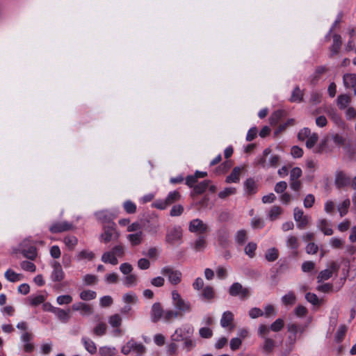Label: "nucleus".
<instances>
[{
    "mask_svg": "<svg viewBox=\"0 0 356 356\" xmlns=\"http://www.w3.org/2000/svg\"><path fill=\"white\" fill-rule=\"evenodd\" d=\"M270 153L271 149L270 147L266 148L262 154L255 159L254 164L263 168H276L279 165L280 156L277 154H272L268 157L267 161V158Z\"/></svg>",
    "mask_w": 356,
    "mask_h": 356,
    "instance_id": "1",
    "label": "nucleus"
},
{
    "mask_svg": "<svg viewBox=\"0 0 356 356\" xmlns=\"http://www.w3.org/2000/svg\"><path fill=\"white\" fill-rule=\"evenodd\" d=\"M172 300L174 307L180 313L181 317L185 313L191 312V303L184 300L177 290L172 291Z\"/></svg>",
    "mask_w": 356,
    "mask_h": 356,
    "instance_id": "2",
    "label": "nucleus"
},
{
    "mask_svg": "<svg viewBox=\"0 0 356 356\" xmlns=\"http://www.w3.org/2000/svg\"><path fill=\"white\" fill-rule=\"evenodd\" d=\"M183 230L180 226L168 229L165 237L166 243L170 245H179L182 243Z\"/></svg>",
    "mask_w": 356,
    "mask_h": 356,
    "instance_id": "3",
    "label": "nucleus"
},
{
    "mask_svg": "<svg viewBox=\"0 0 356 356\" xmlns=\"http://www.w3.org/2000/svg\"><path fill=\"white\" fill-rule=\"evenodd\" d=\"M180 199V193L178 191H173L168 193L165 199L154 201L152 207L158 209L164 210L170 205L178 202Z\"/></svg>",
    "mask_w": 356,
    "mask_h": 356,
    "instance_id": "4",
    "label": "nucleus"
},
{
    "mask_svg": "<svg viewBox=\"0 0 356 356\" xmlns=\"http://www.w3.org/2000/svg\"><path fill=\"white\" fill-rule=\"evenodd\" d=\"M229 294L233 297H238L241 300H245L249 298L251 293L249 288L243 286L239 282H234L229 288Z\"/></svg>",
    "mask_w": 356,
    "mask_h": 356,
    "instance_id": "5",
    "label": "nucleus"
},
{
    "mask_svg": "<svg viewBox=\"0 0 356 356\" xmlns=\"http://www.w3.org/2000/svg\"><path fill=\"white\" fill-rule=\"evenodd\" d=\"M161 273L168 278V282L172 285H177L181 282V272L175 269L173 267L169 266H165L161 268Z\"/></svg>",
    "mask_w": 356,
    "mask_h": 356,
    "instance_id": "6",
    "label": "nucleus"
},
{
    "mask_svg": "<svg viewBox=\"0 0 356 356\" xmlns=\"http://www.w3.org/2000/svg\"><path fill=\"white\" fill-rule=\"evenodd\" d=\"M143 225L145 230L152 235L157 234L161 228L159 217L155 215L149 216L146 218Z\"/></svg>",
    "mask_w": 356,
    "mask_h": 356,
    "instance_id": "7",
    "label": "nucleus"
},
{
    "mask_svg": "<svg viewBox=\"0 0 356 356\" xmlns=\"http://www.w3.org/2000/svg\"><path fill=\"white\" fill-rule=\"evenodd\" d=\"M188 230L192 233L203 234L209 231V227L202 220L196 218L190 222Z\"/></svg>",
    "mask_w": 356,
    "mask_h": 356,
    "instance_id": "8",
    "label": "nucleus"
},
{
    "mask_svg": "<svg viewBox=\"0 0 356 356\" xmlns=\"http://www.w3.org/2000/svg\"><path fill=\"white\" fill-rule=\"evenodd\" d=\"M293 218L297 222L298 228L300 229H305L309 223V216H304L302 209L298 207L293 209Z\"/></svg>",
    "mask_w": 356,
    "mask_h": 356,
    "instance_id": "9",
    "label": "nucleus"
},
{
    "mask_svg": "<svg viewBox=\"0 0 356 356\" xmlns=\"http://www.w3.org/2000/svg\"><path fill=\"white\" fill-rule=\"evenodd\" d=\"M72 228L73 225L67 221H56L51 223L49 229L51 233L57 234L71 230Z\"/></svg>",
    "mask_w": 356,
    "mask_h": 356,
    "instance_id": "10",
    "label": "nucleus"
},
{
    "mask_svg": "<svg viewBox=\"0 0 356 356\" xmlns=\"http://www.w3.org/2000/svg\"><path fill=\"white\" fill-rule=\"evenodd\" d=\"M339 266L334 261L330 264L329 268L321 270L317 276L318 282H322L330 279L334 272H337Z\"/></svg>",
    "mask_w": 356,
    "mask_h": 356,
    "instance_id": "11",
    "label": "nucleus"
},
{
    "mask_svg": "<svg viewBox=\"0 0 356 356\" xmlns=\"http://www.w3.org/2000/svg\"><path fill=\"white\" fill-rule=\"evenodd\" d=\"M334 184L338 188H341L350 184V178L343 171L335 172Z\"/></svg>",
    "mask_w": 356,
    "mask_h": 356,
    "instance_id": "12",
    "label": "nucleus"
},
{
    "mask_svg": "<svg viewBox=\"0 0 356 356\" xmlns=\"http://www.w3.org/2000/svg\"><path fill=\"white\" fill-rule=\"evenodd\" d=\"M117 236L115 223H111L109 225L104 226V232L101 235V238L105 243H108Z\"/></svg>",
    "mask_w": 356,
    "mask_h": 356,
    "instance_id": "13",
    "label": "nucleus"
},
{
    "mask_svg": "<svg viewBox=\"0 0 356 356\" xmlns=\"http://www.w3.org/2000/svg\"><path fill=\"white\" fill-rule=\"evenodd\" d=\"M53 271L51 274V279L53 282H60L64 279L65 273L59 262L54 261L51 262Z\"/></svg>",
    "mask_w": 356,
    "mask_h": 356,
    "instance_id": "14",
    "label": "nucleus"
},
{
    "mask_svg": "<svg viewBox=\"0 0 356 356\" xmlns=\"http://www.w3.org/2000/svg\"><path fill=\"white\" fill-rule=\"evenodd\" d=\"M164 310L161 303L155 302L152 305L150 312L151 320L154 323L158 322L163 316Z\"/></svg>",
    "mask_w": 356,
    "mask_h": 356,
    "instance_id": "15",
    "label": "nucleus"
},
{
    "mask_svg": "<svg viewBox=\"0 0 356 356\" xmlns=\"http://www.w3.org/2000/svg\"><path fill=\"white\" fill-rule=\"evenodd\" d=\"M49 311L55 314L58 319L63 323H67L70 318V311H65L58 307H54L49 305Z\"/></svg>",
    "mask_w": 356,
    "mask_h": 356,
    "instance_id": "16",
    "label": "nucleus"
},
{
    "mask_svg": "<svg viewBox=\"0 0 356 356\" xmlns=\"http://www.w3.org/2000/svg\"><path fill=\"white\" fill-rule=\"evenodd\" d=\"M244 188L248 195H254L257 191V184L254 179L248 178L244 183Z\"/></svg>",
    "mask_w": 356,
    "mask_h": 356,
    "instance_id": "17",
    "label": "nucleus"
},
{
    "mask_svg": "<svg viewBox=\"0 0 356 356\" xmlns=\"http://www.w3.org/2000/svg\"><path fill=\"white\" fill-rule=\"evenodd\" d=\"M317 227L326 236H330L333 234V230L330 227L328 221L325 219H319L317 221Z\"/></svg>",
    "mask_w": 356,
    "mask_h": 356,
    "instance_id": "18",
    "label": "nucleus"
},
{
    "mask_svg": "<svg viewBox=\"0 0 356 356\" xmlns=\"http://www.w3.org/2000/svg\"><path fill=\"white\" fill-rule=\"evenodd\" d=\"M95 216L97 219L100 221L103 224H107L108 225H111V223H114L112 222V215L107 211H100L95 213Z\"/></svg>",
    "mask_w": 356,
    "mask_h": 356,
    "instance_id": "19",
    "label": "nucleus"
},
{
    "mask_svg": "<svg viewBox=\"0 0 356 356\" xmlns=\"http://www.w3.org/2000/svg\"><path fill=\"white\" fill-rule=\"evenodd\" d=\"M351 102V97L346 94L339 95L337 99V104L339 109L344 110Z\"/></svg>",
    "mask_w": 356,
    "mask_h": 356,
    "instance_id": "20",
    "label": "nucleus"
},
{
    "mask_svg": "<svg viewBox=\"0 0 356 356\" xmlns=\"http://www.w3.org/2000/svg\"><path fill=\"white\" fill-rule=\"evenodd\" d=\"M81 342L84 346L85 349L91 355H94L97 353V346L95 342L90 339L83 337L81 338Z\"/></svg>",
    "mask_w": 356,
    "mask_h": 356,
    "instance_id": "21",
    "label": "nucleus"
},
{
    "mask_svg": "<svg viewBox=\"0 0 356 356\" xmlns=\"http://www.w3.org/2000/svg\"><path fill=\"white\" fill-rule=\"evenodd\" d=\"M341 45V38L340 35L334 34L333 35V43L330 47V57L334 56L339 52Z\"/></svg>",
    "mask_w": 356,
    "mask_h": 356,
    "instance_id": "22",
    "label": "nucleus"
},
{
    "mask_svg": "<svg viewBox=\"0 0 356 356\" xmlns=\"http://www.w3.org/2000/svg\"><path fill=\"white\" fill-rule=\"evenodd\" d=\"M72 308L74 311H80L83 315L90 314L92 312L91 306L82 302L74 303Z\"/></svg>",
    "mask_w": 356,
    "mask_h": 356,
    "instance_id": "23",
    "label": "nucleus"
},
{
    "mask_svg": "<svg viewBox=\"0 0 356 356\" xmlns=\"http://www.w3.org/2000/svg\"><path fill=\"white\" fill-rule=\"evenodd\" d=\"M131 352H134L138 356H142L146 352V347L142 343H138L134 339H130Z\"/></svg>",
    "mask_w": 356,
    "mask_h": 356,
    "instance_id": "24",
    "label": "nucleus"
},
{
    "mask_svg": "<svg viewBox=\"0 0 356 356\" xmlns=\"http://www.w3.org/2000/svg\"><path fill=\"white\" fill-rule=\"evenodd\" d=\"M343 85L346 88H354L356 86V74H346L343 76Z\"/></svg>",
    "mask_w": 356,
    "mask_h": 356,
    "instance_id": "25",
    "label": "nucleus"
},
{
    "mask_svg": "<svg viewBox=\"0 0 356 356\" xmlns=\"http://www.w3.org/2000/svg\"><path fill=\"white\" fill-rule=\"evenodd\" d=\"M288 331L290 333H292L294 335L293 340V343H294L297 339V334H302L305 332V327L300 325H298L296 323H290L287 327Z\"/></svg>",
    "mask_w": 356,
    "mask_h": 356,
    "instance_id": "26",
    "label": "nucleus"
},
{
    "mask_svg": "<svg viewBox=\"0 0 356 356\" xmlns=\"http://www.w3.org/2000/svg\"><path fill=\"white\" fill-rule=\"evenodd\" d=\"M241 172V168L240 167H235L231 174L226 178L225 181L229 183H238L240 180V175Z\"/></svg>",
    "mask_w": 356,
    "mask_h": 356,
    "instance_id": "27",
    "label": "nucleus"
},
{
    "mask_svg": "<svg viewBox=\"0 0 356 356\" xmlns=\"http://www.w3.org/2000/svg\"><path fill=\"white\" fill-rule=\"evenodd\" d=\"M233 321L234 314L231 312L227 311L222 314L220 319V325L222 327H227L232 325Z\"/></svg>",
    "mask_w": 356,
    "mask_h": 356,
    "instance_id": "28",
    "label": "nucleus"
},
{
    "mask_svg": "<svg viewBox=\"0 0 356 356\" xmlns=\"http://www.w3.org/2000/svg\"><path fill=\"white\" fill-rule=\"evenodd\" d=\"M286 246L294 250V254L295 255L297 254V250L298 249L299 246H300V243L298 241V239L296 236H289L287 237V239H286Z\"/></svg>",
    "mask_w": 356,
    "mask_h": 356,
    "instance_id": "29",
    "label": "nucleus"
},
{
    "mask_svg": "<svg viewBox=\"0 0 356 356\" xmlns=\"http://www.w3.org/2000/svg\"><path fill=\"white\" fill-rule=\"evenodd\" d=\"M22 253L24 257L30 260H34L37 257V249L35 246L30 245L26 248H22Z\"/></svg>",
    "mask_w": 356,
    "mask_h": 356,
    "instance_id": "30",
    "label": "nucleus"
},
{
    "mask_svg": "<svg viewBox=\"0 0 356 356\" xmlns=\"http://www.w3.org/2000/svg\"><path fill=\"white\" fill-rule=\"evenodd\" d=\"M143 232H138L135 234H130L127 235V239L131 243V245L136 246L140 245L143 241Z\"/></svg>",
    "mask_w": 356,
    "mask_h": 356,
    "instance_id": "31",
    "label": "nucleus"
},
{
    "mask_svg": "<svg viewBox=\"0 0 356 356\" xmlns=\"http://www.w3.org/2000/svg\"><path fill=\"white\" fill-rule=\"evenodd\" d=\"M95 257L93 252L88 250H83L76 254V259L78 261L88 260L92 261Z\"/></svg>",
    "mask_w": 356,
    "mask_h": 356,
    "instance_id": "32",
    "label": "nucleus"
},
{
    "mask_svg": "<svg viewBox=\"0 0 356 356\" xmlns=\"http://www.w3.org/2000/svg\"><path fill=\"white\" fill-rule=\"evenodd\" d=\"M286 113L283 110H277L274 111L270 118L269 121L271 125H275L277 122L285 115Z\"/></svg>",
    "mask_w": 356,
    "mask_h": 356,
    "instance_id": "33",
    "label": "nucleus"
},
{
    "mask_svg": "<svg viewBox=\"0 0 356 356\" xmlns=\"http://www.w3.org/2000/svg\"><path fill=\"white\" fill-rule=\"evenodd\" d=\"M102 261L104 263H108L112 265H116L118 264V259L111 251L104 252L102 256Z\"/></svg>",
    "mask_w": 356,
    "mask_h": 356,
    "instance_id": "34",
    "label": "nucleus"
},
{
    "mask_svg": "<svg viewBox=\"0 0 356 356\" xmlns=\"http://www.w3.org/2000/svg\"><path fill=\"white\" fill-rule=\"evenodd\" d=\"M275 343L274 340L265 337L264 344L262 346V350L264 353L266 354H269L273 352L274 348H275Z\"/></svg>",
    "mask_w": 356,
    "mask_h": 356,
    "instance_id": "35",
    "label": "nucleus"
},
{
    "mask_svg": "<svg viewBox=\"0 0 356 356\" xmlns=\"http://www.w3.org/2000/svg\"><path fill=\"white\" fill-rule=\"evenodd\" d=\"M46 300V297L43 295H36V296H31L28 298V300L29 302V304L32 306H38L42 302H44Z\"/></svg>",
    "mask_w": 356,
    "mask_h": 356,
    "instance_id": "36",
    "label": "nucleus"
},
{
    "mask_svg": "<svg viewBox=\"0 0 356 356\" xmlns=\"http://www.w3.org/2000/svg\"><path fill=\"white\" fill-rule=\"evenodd\" d=\"M5 277L11 282H15L19 281L22 278V275L13 271L11 269H8L5 272Z\"/></svg>",
    "mask_w": 356,
    "mask_h": 356,
    "instance_id": "37",
    "label": "nucleus"
},
{
    "mask_svg": "<svg viewBox=\"0 0 356 356\" xmlns=\"http://www.w3.org/2000/svg\"><path fill=\"white\" fill-rule=\"evenodd\" d=\"M296 300V298L293 291L288 292L282 298V302L285 305H293L295 304Z\"/></svg>",
    "mask_w": 356,
    "mask_h": 356,
    "instance_id": "38",
    "label": "nucleus"
},
{
    "mask_svg": "<svg viewBox=\"0 0 356 356\" xmlns=\"http://www.w3.org/2000/svg\"><path fill=\"white\" fill-rule=\"evenodd\" d=\"M203 299L210 300L214 298L215 293L213 288L211 286H205L202 291L201 294Z\"/></svg>",
    "mask_w": 356,
    "mask_h": 356,
    "instance_id": "39",
    "label": "nucleus"
},
{
    "mask_svg": "<svg viewBox=\"0 0 356 356\" xmlns=\"http://www.w3.org/2000/svg\"><path fill=\"white\" fill-rule=\"evenodd\" d=\"M347 332V327L345 325H341L339 326L336 333H335V341L338 343L343 341L346 333Z\"/></svg>",
    "mask_w": 356,
    "mask_h": 356,
    "instance_id": "40",
    "label": "nucleus"
},
{
    "mask_svg": "<svg viewBox=\"0 0 356 356\" xmlns=\"http://www.w3.org/2000/svg\"><path fill=\"white\" fill-rule=\"evenodd\" d=\"M303 93L299 86H296L293 92L290 101L292 102H300L302 100Z\"/></svg>",
    "mask_w": 356,
    "mask_h": 356,
    "instance_id": "41",
    "label": "nucleus"
},
{
    "mask_svg": "<svg viewBox=\"0 0 356 356\" xmlns=\"http://www.w3.org/2000/svg\"><path fill=\"white\" fill-rule=\"evenodd\" d=\"M350 205V201L348 198L344 200L342 203L338 206V211L341 217L347 214L348 208Z\"/></svg>",
    "mask_w": 356,
    "mask_h": 356,
    "instance_id": "42",
    "label": "nucleus"
},
{
    "mask_svg": "<svg viewBox=\"0 0 356 356\" xmlns=\"http://www.w3.org/2000/svg\"><path fill=\"white\" fill-rule=\"evenodd\" d=\"M178 317H181L179 312L172 309H168L164 311L163 318L165 321H170L172 319L177 318Z\"/></svg>",
    "mask_w": 356,
    "mask_h": 356,
    "instance_id": "43",
    "label": "nucleus"
},
{
    "mask_svg": "<svg viewBox=\"0 0 356 356\" xmlns=\"http://www.w3.org/2000/svg\"><path fill=\"white\" fill-rule=\"evenodd\" d=\"M80 298L85 301L93 300L96 298L97 293L94 291L84 290L80 293Z\"/></svg>",
    "mask_w": 356,
    "mask_h": 356,
    "instance_id": "44",
    "label": "nucleus"
},
{
    "mask_svg": "<svg viewBox=\"0 0 356 356\" xmlns=\"http://www.w3.org/2000/svg\"><path fill=\"white\" fill-rule=\"evenodd\" d=\"M210 181L204 180L197 185L194 186L193 191L197 194L204 193L209 186Z\"/></svg>",
    "mask_w": 356,
    "mask_h": 356,
    "instance_id": "45",
    "label": "nucleus"
},
{
    "mask_svg": "<svg viewBox=\"0 0 356 356\" xmlns=\"http://www.w3.org/2000/svg\"><path fill=\"white\" fill-rule=\"evenodd\" d=\"M206 247V241L204 236H200L194 242L193 248L197 252L202 251Z\"/></svg>",
    "mask_w": 356,
    "mask_h": 356,
    "instance_id": "46",
    "label": "nucleus"
},
{
    "mask_svg": "<svg viewBox=\"0 0 356 356\" xmlns=\"http://www.w3.org/2000/svg\"><path fill=\"white\" fill-rule=\"evenodd\" d=\"M247 240V233L244 229L238 230L235 236V241L238 245H243Z\"/></svg>",
    "mask_w": 356,
    "mask_h": 356,
    "instance_id": "47",
    "label": "nucleus"
},
{
    "mask_svg": "<svg viewBox=\"0 0 356 356\" xmlns=\"http://www.w3.org/2000/svg\"><path fill=\"white\" fill-rule=\"evenodd\" d=\"M265 258L268 261H274L278 258V250L275 248L268 249L265 254Z\"/></svg>",
    "mask_w": 356,
    "mask_h": 356,
    "instance_id": "48",
    "label": "nucleus"
},
{
    "mask_svg": "<svg viewBox=\"0 0 356 356\" xmlns=\"http://www.w3.org/2000/svg\"><path fill=\"white\" fill-rule=\"evenodd\" d=\"M64 243L69 249L72 250L77 245L78 239L74 236H66L64 238Z\"/></svg>",
    "mask_w": 356,
    "mask_h": 356,
    "instance_id": "49",
    "label": "nucleus"
},
{
    "mask_svg": "<svg viewBox=\"0 0 356 356\" xmlns=\"http://www.w3.org/2000/svg\"><path fill=\"white\" fill-rule=\"evenodd\" d=\"M123 207L127 213L132 214L136 211V205L131 200H127L123 204Z\"/></svg>",
    "mask_w": 356,
    "mask_h": 356,
    "instance_id": "50",
    "label": "nucleus"
},
{
    "mask_svg": "<svg viewBox=\"0 0 356 356\" xmlns=\"http://www.w3.org/2000/svg\"><path fill=\"white\" fill-rule=\"evenodd\" d=\"M282 212L280 207L274 206L269 211L268 216L270 220H275Z\"/></svg>",
    "mask_w": 356,
    "mask_h": 356,
    "instance_id": "51",
    "label": "nucleus"
},
{
    "mask_svg": "<svg viewBox=\"0 0 356 356\" xmlns=\"http://www.w3.org/2000/svg\"><path fill=\"white\" fill-rule=\"evenodd\" d=\"M108 323L113 327H119L122 323V318L119 314H114L110 316Z\"/></svg>",
    "mask_w": 356,
    "mask_h": 356,
    "instance_id": "52",
    "label": "nucleus"
},
{
    "mask_svg": "<svg viewBox=\"0 0 356 356\" xmlns=\"http://www.w3.org/2000/svg\"><path fill=\"white\" fill-rule=\"evenodd\" d=\"M184 330L181 327L177 328L175 333L171 336V339L173 341H181L185 338Z\"/></svg>",
    "mask_w": 356,
    "mask_h": 356,
    "instance_id": "53",
    "label": "nucleus"
},
{
    "mask_svg": "<svg viewBox=\"0 0 356 356\" xmlns=\"http://www.w3.org/2000/svg\"><path fill=\"white\" fill-rule=\"evenodd\" d=\"M20 266L24 270L26 271L33 273L36 270L35 265L33 263L29 261H23L22 262H21Z\"/></svg>",
    "mask_w": 356,
    "mask_h": 356,
    "instance_id": "54",
    "label": "nucleus"
},
{
    "mask_svg": "<svg viewBox=\"0 0 356 356\" xmlns=\"http://www.w3.org/2000/svg\"><path fill=\"white\" fill-rule=\"evenodd\" d=\"M106 325L104 323H99L95 326L93 332L97 336H102L106 333Z\"/></svg>",
    "mask_w": 356,
    "mask_h": 356,
    "instance_id": "55",
    "label": "nucleus"
},
{
    "mask_svg": "<svg viewBox=\"0 0 356 356\" xmlns=\"http://www.w3.org/2000/svg\"><path fill=\"white\" fill-rule=\"evenodd\" d=\"M306 147L308 149L312 148L318 140V136L316 133H313L309 138H307Z\"/></svg>",
    "mask_w": 356,
    "mask_h": 356,
    "instance_id": "56",
    "label": "nucleus"
},
{
    "mask_svg": "<svg viewBox=\"0 0 356 356\" xmlns=\"http://www.w3.org/2000/svg\"><path fill=\"white\" fill-rule=\"evenodd\" d=\"M302 170L298 167L293 168L290 172V181L299 180L302 176Z\"/></svg>",
    "mask_w": 356,
    "mask_h": 356,
    "instance_id": "57",
    "label": "nucleus"
},
{
    "mask_svg": "<svg viewBox=\"0 0 356 356\" xmlns=\"http://www.w3.org/2000/svg\"><path fill=\"white\" fill-rule=\"evenodd\" d=\"M199 334L202 338L209 339L213 336V331L208 327H203L199 330Z\"/></svg>",
    "mask_w": 356,
    "mask_h": 356,
    "instance_id": "58",
    "label": "nucleus"
},
{
    "mask_svg": "<svg viewBox=\"0 0 356 356\" xmlns=\"http://www.w3.org/2000/svg\"><path fill=\"white\" fill-rule=\"evenodd\" d=\"M257 249V244L255 243L250 242L245 247V252L250 257H253L254 255V252Z\"/></svg>",
    "mask_w": 356,
    "mask_h": 356,
    "instance_id": "59",
    "label": "nucleus"
},
{
    "mask_svg": "<svg viewBox=\"0 0 356 356\" xmlns=\"http://www.w3.org/2000/svg\"><path fill=\"white\" fill-rule=\"evenodd\" d=\"M83 280L86 285H93L97 282L98 278L96 275L87 274L83 277Z\"/></svg>",
    "mask_w": 356,
    "mask_h": 356,
    "instance_id": "60",
    "label": "nucleus"
},
{
    "mask_svg": "<svg viewBox=\"0 0 356 356\" xmlns=\"http://www.w3.org/2000/svg\"><path fill=\"white\" fill-rule=\"evenodd\" d=\"M235 193H236L235 188H232V187L225 188L224 190H222V191H220L218 193V197L221 199H225L231 195L235 194Z\"/></svg>",
    "mask_w": 356,
    "mask_h": 356,
    "instance_id": "61",
    "label": "nucleus"
},
{
    "mask_svg": "<svg viewBox=\"0 0 356 356\" xmlns=\"http://www.w3.org/2000/svg\"><path fill=\"white\" fill-rule=\"evenodd\" d=\"M312 134H311V130L305 127L302 129L298 134V138L300 140H305L306 138H309Z\"/></svg>",
    "mask_w": 356,
    "mask_h": 356,
    "instance_id": "62",
    "label": "nucleus"
},
{
    "mask_svg": "<svg viewBox=\"0 0 356 356\" xmlns=\"http://www.w3.org/2000/svg\"><path fill=\"white\" fill-rule=\"evenodd\" d=\"M284 327V321L282 318H277L270 325V330L274 332L280 331Z\"/></svg>",
    "mask_w": 356,
    "mask_h": 356,
    "instance_id": "63",
    "label": "nucleus"
},
{
    "mask_svg": "<svg viewBox=\"0 0 356 356\" xmlns=\"http://www.w3.org/2000/svg\"><path fill=\"white\" fill-rule=\"evenodd\" d=\"M184 211V207L180 204L174 205L170 212L171 216H179Z\"/></svg>",
    "mask_w": 356,
    "mask_h": 356,
    "instance_id": "64",
    "label": "nucleus"
}]
</instances>
